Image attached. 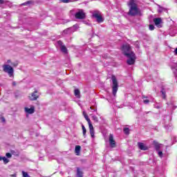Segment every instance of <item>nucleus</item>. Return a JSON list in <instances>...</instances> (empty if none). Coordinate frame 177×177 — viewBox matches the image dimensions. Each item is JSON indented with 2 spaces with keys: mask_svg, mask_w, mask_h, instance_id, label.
Returning a JSON list of instances; mask_svg holds the SVG:
<instances>
[{
  "mask_svg": "<svg viewBox=\"0 0 177 177\" xmlns=\"http://www.w3.org/2000/svg\"><path fill=\"white\" fill-rule=\"evenodd\" d=\"M7 63H10V59H8V60L7 61Z\"/></svg>",
  "mask_w": 177,
  "mask_h": 177,
  "instance_id": "nucleus-38",
  "label": "nucleus"
},
{
  "mask_svg": "<svg viewBox=\"0 0 177 177\" xmlns=\"http://www.w3.org/2000/svg\"><path fill=\"white\" fill-rule=\"evenodd\" d=\"M23 177H30L28 172L22 171Z\"/></svg>",
  "mask_w": 177,
  "mask_h": 177,
  "instance_id": "nucleus-24",
  "label": "nucleus"
},
{
  "mask_svg": "<svg viewBox=\"0 0 177 177\" xmlns=\"http://www.w3.org/2000/svg\"><path fill=\"white\" fill-rule=\"evenodd\" d=\"M174 55H177V48L174 50Z\"/></svg>",
  "mask_w": 177,
  "mask_h": 177,
  "instance_id": "nucleus-33",
  "label": "nucleus"
},
{
  "mask_svg": "<svg viewBox=\"0 0 177 177\" xmlns=\"http://www.w3.org/2000/svg\"><path fill=\"white\" fill-rule=\"evenodd\" d=\"M78 29V25H74L73 27L64 30L62 32V35H70L72 32L77 31Z\"/></svg>",
  "mask_w": 177,
  "mask_h": 177,
  "instance_id": "nucleus-5",
  "label": "nucleus"
},
{
  "mask_svg": "<svg viewBox=\"0 0 177 177\" xmlns=\"http://www.w3.org/2000/svg\"><path fill=\"white\" fill-rule=\"evenodd\" d=\"M9 177H17V174H11L9 176Z\"/></svg>",
  "mask_w": 177,
  "mask_h": 177,
  "instance_id": "nucleus-32",
  "label": "nucleus"
},
{
  "mask_svg": "<svg viewBox=\"0 0 177 177\" xmlns=\"http://www.w3.org/2000/svg\"><path fill=\"white\" fill-rule=\"evenodd\" d=\"M30 3H32V1H26V2L24 3H22V5H23L24 6H27V5H30Z\"/></svg>",
  "mask_w": 177,
  "mask_h": 177,
  "instance_id": "nucleus-22",
  "label": "nucleus"
},
{
  "mask_svg": "<svg viewBox=\"0 0 177 177\" xmlns=\"http://www.w3.org/2000/svg\"><path fill=\"white\" fill-rule=\"evenodd\" d=\"M57 44L60 46V50L63 53H67V48H66V46L63 45L62 41H58Z\"/></svg>",
  "mask_w": 177,
  "mask_h": 177,
  "instance_id": "nucleus-10",
  "label": "nucleus"
},
{
  "mask_svg": "<svg viewBox=\"0 0 177 177\" xmlns=\"http://www.w3.org/2000/svg\"><path fill=\"white\" fill-rule=\"evenodd\" d=\"M156 109H160V106H155Z\"/></svg>",
  "mask_w": 177,
  "mask_h": 177,
  "instance_id": "nucleus-39",
  "label": "nucleus"
},
{
  "mask_svg": "<svg viewBox=\"0 0 177 177\" xmlns=\"http://www.w3.org/2000/svg\"><path fill=\"white\" fill-rule=\"evenodd\" d=\"M2 160L3 161L4 164H8V162H9V159L5 156L2 158Z\"/></svg>",
  "mask_w": 177,
  "mask_h": 177,
  "instance_id": "nucleus-21",
  "label": "nucleus"
},
{
  "mask_svg": "<svg viewBox=\"0 0 177 177\" xmlns=\"http://www.w3.org/2000/svg\"><path fill=\"white\" fill-rule=\"evenodd\" d=\"M12 85H13V86H16V82H13Z\"/></svg>",
  "mask_w": 177,
  "mask_h": 177,
  "instance_id": "nucleus-35",
  "label": "nucleus"
},
{
  "mask_svg": "<svg viewBox=\"0 0 177 177\" xmlns=\"http://www.w3.org/2000/svg\"><path fill=\"white\" fill-rule=\"evenodd\" d=\"M122 50L124 53V55L128 57L127 64L129 66H132V64H135V62L136 60V56L135 53L131 51V46L129 44L123 45L122 47Z\"/></svg>",
  "mask_w": 177,
  "mask_h": 177,
  "instance_id": "nucleus-1",
  "label": "nucleus"
},
{
  "mask_svg": "<svg viewBox=\"0 0 177 177\" xmlns=\"http://www.w3.org/2000/svg\"><path fill=\"white\" fill-rule=\"evenodd\" d=\"M124 132L126 135H129V129L128 128H124Z\"/></svg>",
  "mask_w": 177,
  "mask_h": 177,
  "instance_id": "nucleus-23",
  "label": "nucleus"
},
{
  "mask_svg": "<svg viewBox=\"0 0 177 177\" xmlns=\"http://www.w3.org/2000/svg\"><path fill=\"white\" fill-rule=\"evenodd\" d=\"M145 104H149V103H150V100L148 99H145L143 100Z\"/></svg>",
  "mask_w": 177,
  "mask_h": 177,
  "instance_id": "nucleus-27",
  "label": "nucleus"
},
{
  "mask_svg": "<svg viewBox=\"0 0 177 177\" xmlns=\"http://www.w3.org/2000/svg\"><path fill=\"white\" fill-rule=\"evenodd\" d=\"M83 115L85 120L87 121L90 129V135L91 138H95V129H93V125H92V122H91V119L88 117V115L85 111H83Z\"/></svg>",
  "mask_w": 177,
  "mask_h": 177,
  "instance_id": "nucleus-3",
  "label": "nucleus"
},
{
  "mask_svg": "<svg viewBox=\"0 0 177 177\" xmlns=\"http://www.w3.org/2000/svg\"><path fill=\"white\" fill-rule=\"evenodd\" d=\"M168 104L169 107H170V109H172V107H173V109H176V107L174 106V104Z\"/></svg>",
  "mask_w": 177,
  "mask_h": 177,
  "instance_id": "nucleus-31",
  "label": "nucleus"
},
{
  "mask_svg": "<svg viewBox=\"0 0 177 177\" xmlns=\"http://www.w3.org/2000/svg\"><path fill=\"white\" fill-rule=\"evenodd\" d=\"M164 145H162V144H158V142L155 143V149L158 153V156L160 157V158H162V156H164L162 151H161Z\"/></svg>",
  "mask_w": 177,
  "mask_h": 177,
  "instance_id": "nucleus-7",
  "label": "nucleus"
},
{
  "mask_svg": "<svg viewBox=\"0 0 177 177\" xmlns=\"http://www.w3.org/2000/svg\"><path fill=\"white\" fill-rule=\"evenodd\" d=\"M0 3H3V0H0Z\"/></svg>",
  "mask_w": 177,
  "mask_h": 177,
  "instance_id": "nucleus-36",
  "label": "nucleus"
},
{
  "mask_svg": "<svg viewBox=\"0 0 177 177\" xmlns=\"http://www.w3.org/2000/svg\"><path fill=\"white\" fill-rule=\"evenodd\" d=\"M25 111L28 114H34V112L35 111V107H34V106H32L30 108L25 107Z\"/></svg>",
  "mask_w": 177,
  "mask_h": 177,
  "instance_id": "nucleus-13",
  "label": "nucleus"
},
{
  "mask_svg": "<svg viewBox=\"0 0 177 177\" xmlns=\"http://www.w3.org/2000/svg\"><path fill=\"white\" fill-rule=\"evenodd\" d=\"M38 92L35 91L31 95H29L30 100H37L39 97Z\"/></svg>",
  "mask_w": 177,
  "mask_h": 177,
  "instance_id": "nucleus-11",
  "label": "nucleus"
},
{
  "mask_svg": "<svg viewBox=\"0 0 177 177\" xmlns=\"http://www.w3.org/2000/svg\"><path fill=\"white\" fill-rule=\"evenodd\" d=\"M2 158H3V157L0 156V161H2Z\"/></svg>",
  "mask_w": 177,
  "mask_h": 177,
  "instance_id": "nucleus-37",
  "label": "nucleus"
},
{
  "mask_svg": "<svg viewBox=\"0 0 177 177\" xmlns=\"http://www.w3.org/2000/svg\"><path fill=\"white\" fill-rule=\"evenodd\" d=\"M82 131H83V136H86V129L85 128V126L84 124L82 125Z\"/></svg>",
  "mask_w": 177,
  "mask_h": 177,
  "instance_id": "nucleus-18",
  "label": "nucleus"
},
{
  "mask_svg": "<svg viewBox=\"0 0 177 177\" xmlns=\"http://www.w3.org/2000/svg\"><path fill=\"white\" fill-rule=\"evenodd\" d=\"M112 80V93L113 96L117 95V92L118 91V82L117 81V78L115 76L113 75L111 77Z\"/></svg>",
  "mask_w": 177,
  "mask_h": 177,
  "instance_id": "nucleus-4",
  "label": "nucleus"
},
{
  "mask_svg": "<svg viewBox=\"0 0 177 177\" xmlns=\"http://www.w3.org/2000/svg\"><path fill=\"white\" fill-rule=\"evenodd\" d=\"M75 95L76 96V97H80V90H78V89L75 90Z\"/></svg>",
  "mask_w": 177,
  "mask_h": 177,
  "instance_id": "nucleus-20",
  "label": "nucleus"
},
{
  "mask_svg": "<svg viewBox=\"0 0 177 177\" xmlns=\"http://www.w3.org/2000/svg\"><path fill=\"white\" fill-rule=\"evenodd\" d=\"M161 93H162L163 99H165L166 96H165V92L164 91V90H162Z\"/></svg>",
  "mask_w": 177,
  "mask_h": 177,
  "instance_id": "nucleus-30",
  "label": "nucleus"
},
{
  "mask_svg": "<svg viewBox=\"0 0 177 177\" xmlns=\"http://www.w3.org/2000/svg\"><path fill=\"white\" fill-rule=\"evenodd\" d=\"M75 151L76 153V156H80V152L81 151V146L77 145L75 147Z\"/></svg>",
  "mask_w": 177,
  "mask_h": 177,
  "instance_id": "nucleus-17",
  "label": "nucleus"
},
{
  "mask_svg": "<svg viewBox=\"0 0 177 177\" xmlns=\"http://www.w3.org/2000/svg\"><path fill=\"white\" fill-rule=\"evenodd\" d=\"M158 6V13H162V12H164L165 10V8H164L160 6Z\"/></svg>",
  "mask_w": 177,
  "mask_h": 177,
  "instance_id": "nucleus-19",
  "label": "nucleus"
},
{
  "mask_svg": "<svg viewBox=\"0 0 177 177\" xmlns=\"http://www.w3.org/2000/svg\"><path fill=\"white\" fill-rule=\"evenodd\" d=\"M138 147L140 150H147V147L142 142H138Z\"/></svg>",
  "mask_w": 177,
  "mask_h": 177,
  "instance_id": "nucleus-16",
  "label": "nucleus"
},
{
  "mask_svg": "<svg viewBox=\"0 0 177 177\" xmlns=\"http://www.w3.org/2000/svg\"><path fill=\"white\" fill-rule=\"evenodd\" d=\"M127 5L129 8V16H136L140 13L139 8H138V5L136 4V0H130Z\"/></svg>",
  "mask_w": 177,
  "mask_h": 177,
  "instance_id": "nucleus-2",
  "label": "nucleus"
},
{
  "mask_svg": "<svg viewBox=\"0 0 177 177\" xmlns=\"http://www.w3.org/2000/svg\"><path fill=\"white\" fill-rule=\"evenodd\" d=\"M6 156L7 157V158H12V153H6Z\"/></svg>",
  "mask_w": 177,
  "mask_h": 177,
  "instance_id": "nucleus-26",
  "label": "nucleus"
},
{
  "mask_svg": "<svg viewBox=\"0 0 177 177\" xmlns=\"http://www.w3.org/2000/svg\"><path fill=\"white\" fill-rule=\"evenodd\" d=\"M153 22L155 23V25L156 27H158L160 28L161 27V23H162V21L161 20V18H155L153 19Z\"/></svg>",
  "mask_w": 177,
  "mask_h": 177,
  "instance_id": "nucleus-14",
  "label": "nucleus"
},
{
  "mask_svg": "<svg viewBox=\"0 0 177 177\" xmlns=\"http://www.w3.org/2000/svg\"><path fill=\"white\" fill-rule=\"evenodd\" d=\"M93 17H94L95 19H96L97 23H103V18L102 17V15L99 14V12H94L93 14Z\"/></svg>",
  "mask_w": 177,
  "mask_h": 177,
  "instance_id": "nucleus-9",
  "label": "nucleus"
},
{
  "mask_svg": "<svg viewBox=\"0 0 177 177\" xmlns=\"http://www.w3.org/2000/svg\"><path fill=\"white\" fill-rule=\"evenodd\" d=\"M166 129H168V127H165Z\"/></svg>",
  "mask_w": 177,
  "mask_h": 177,
  "instance_id": "nucleus-40",
  "label": "nucleus"
},
{
  "mask_svg": "<svg viewBox=\"0 0 177 177\" xmlns=\"http://www.w3.org/2000/svg\"><path fill=\"white\" fill-rule=\"evenodd\" d=\"M85 17H86V14L84 12V10H80L75 14L76 19H85Z\"/></svg>",
  "mask_w": 177,
  "mask_h": 177,
  "instance_id": "nucleus-8",
  "label": "nucleus"
},
{
  "mask_svg": "<svg viewBox=\"0 0 177 177\" xmlns=\"http://www.w3.org/2000/svg\"><path fill=\"white\" fill-rule=\"evenodd\" d=\"M149 29L150 31H153L154 30V25H149Z\"/></svg>",
  "mask_w": 177,
  "mask_h": 177,
  "instance_id": "nucleus-29",
  "label": "nucleus"
},
{
  "mask_svg": "<svg viewBox=\"0 0 177 177\" xmlns=\"http://www.w3.org/2000/svg\"><path fill=\"white\" fill-rule=\"evenodd\" d=\"M1 121H2V122H5V118H1Z\"/></svg>",
  "mask_w": 177,
  "mask_h": 177,
  "instance_id": "nucleus-34",
  "label": "nucleus"
},
{
  "mask_svg": "<svg viewBox=\"0 0 177 177\" xmlns=\"http://www.w3.org/2000/svg\"><path fill=\"white\" fill-rule=\"evenodd\" d=\"M109 145L111 147H115V141L114 140L113 134L109 135Z\"/></svg>",
  "mask_w": 177,
  "mask_h": 177,
  "instance_id": "nucleus-12",
  "label": "nucleus"
},
{
  "mask_svg": "<svg viewBox=\"0 0 177 177\" xmlns=\"http://www.w3.org/2000/svg\"><path fill=\"white\" fill-rule=\"evenodd\" d=\"M3 70L4 73H8L9 77H13V68L10 65L5 64L3 66Z\"/></svg>",
  "mask_w": 177,
  "mask_h": 177,
  "instance_id": "nucleus-6",
  "label": "nucleus"
},
{
  "mask_svg": "<svg viewBox=\"0 0 177 177\" xmlns=\"http://www.w3.org/2000/svg\"><path fill=\"white\" fill-rule=\"evenodd\" d=\"M77 177H84V172L82 171V170H81L80 169V167L77 168V174H76Z\"/></svg>",
  "mask_w": 177,
  "mask_h": 177,
  "instance_id": "nucleus-15",
  "label": "nucleus"
},
{
  "mask_svg": "<svg viewBox=\"0 0 177 177\" xmlns=\"http://www.w3.org/2000/svg\"><path fill=\"white\" fill-rule=\"evenodd\" d=\"M60 1L64 3H68V2H71V0H60Z\"/></svg>",
  "mask_w": 177,
  "mask_h": 177,
  "instance_id": "nucleus-28",
  "label": "nucleus"
},
{
  "mask_svg": "<svg viewBox=\"0 0 177 177\" xmlns=\"http://www.w3.org/2000/svg\"><path fill=\"white\" fill-rule=\"evenodd\" d=\"M92 118L95 122H97L99 121L96 115H93Z\"/></svg>",
  "mask_w": 177,
  "mask_h": 177,
  "instance_id": "nucleus-25",
  "label": "nucleus"
}]
</instances>
